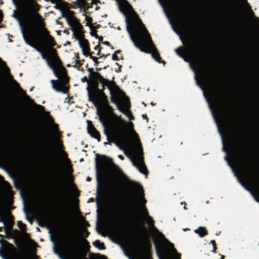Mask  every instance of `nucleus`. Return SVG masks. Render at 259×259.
Wrapping results in <instances>:
<instances>
[{
	"instance_id": "nucleus-1",
	"label": "nucleus",
	"mask_w": 259,
	"mask_h": 259,
	"mask_svg": "<svg viewBox=\"0 0 259 259\" xmlns=\"http://www.w3.org/2000/svg\"><path fill=\"white\" fill-rule=\"evenodd\" d=\"M12 1L16 8L12 17L19 22L25 42L40 53L57 75L55 63L59 62L60 58L53 48L57 44L46 28L42 16L31 4L22 0Z\"/></svg>"
},
{
	"instance_id": "nucleus-2",
	"label": "nucleus",
	"mask_w": 259,
	"mask_h": 259,
	"mask_svg": "<svg viewBox=\"0 0 259 259\" xmlns=\"http://www.w3.org/2000/svg\"><path fill=\"white\" fill-rule=\"evenodd\" d=\"M98 115L104 127V134L109 142L114 143L120 150L124 151L126 155L127 150L130 151L132 155L131 158L134 165L140 172L147 175V168L144 163L141 145L135 149L131 148V133L135 132L133 123L131 121H126L121 115L114 114L115 118L108 127L103 113L98 110Z\"/></svg>"
},
{
	"instance_id": "nucleus-3",
	"label": "nucleus",
	"mask_w": 259,
	"mask_h": 259,
	"mask_svg": "<svg viewBox=\"0 0 259 259\" xmlns=\"http://www.w3.org/2000/svg\"><path fill=\"white\" fill-rule=\"evenodd\" d=\"M87 70L90 72L89 88L87 89L88 95L100 90L101 87L105 89L107 87L110 91L111 101L115 104L117 109L121 112L126 114L130 119H134V117L129 110L130 103L129 100H123L125 96L124 93L116 85L114 81H110L104 78L100 73L94 71L92 68H88Z\"/></svg>"
},
{
	"instance_id": "nucleus-4",
	"label": "nucleus",
	"mask_w": 259,
	"mask_h": 259,
	"mask_svg": "<svg viewBox=\"0 0 259 259\" xmlns=\"http://www.w3.org/2000/svg\"><path fill=\"white\" fill-rule=\"evenodd\" d=\"M126 29L130 38L135 47L141 52L151 53L152 57L158 62L161 63V58L153 44L147 29L137 16L132 22L126 19Z\"/></svg>"
},
{
	"instance_id": "nucleus-5",
	"label": "nucleus",
	"mask_w": 259,
	"mask_h": 259,
	"mask_svg": "<svg viewBox=\"0 0 259 259\" xmlns=\"http://www.w3.org/2000/svg\"><path fill=\"white\" fill-rule=\"evenodd\" d=\"M146 202V200L143 198L142 203L144 212L145 215L147 216L150 224L158 232V236L153 238V243L157 255L160 259H161L162 258H168L172 254H175L177 259H181V254L177 252L174 244L166 239L164 235L161 232H159L154 226V222L152 218L148 215V210L145 205Z\"/></svg>"
},
{
	"instance_id": "nucleus-6",
	"label": "nucleus",
	"mask_w": 259,
	"mask_h": 259,
	"mask_svg": "<svg viewBox=\"0 0 259 259\" xmlns=\"http://www.w3.org/2000/svg\"><path fill=\"white\" fill-rule=\"evenodd\" d=\"M62 16L66 18L67 22L73 32V36L78 40L83 55L88 57L92 52L90 51V43L88 39L83 37L81 33L83 26L79 20L74 16V12L67 10L62 12Z\"/></svg>"
},
{
	"instance_id": "nucleus-7",
	"label": "nucleus",
	"mask_w": 259,
	"mask_h": 259,
	"mask_svg": "<svg viewBox=\"0 0 259 259\" xmlns=\"http://www.w3.org/2000/svg\"><path fill=\"white\" fill-rule=\"evenodd\" d=\"M105 89L99 90L91 94L88 95L89 100L94 103L97 108V111H100L103 113L105 119L106 120V113L113 114L114 109L109 104L108 97L105 94Z\"/></svg>"
},
{
	"instance_id": "nucleus-8",
	"label": "nucleus",
	"mask_w": 259,
	"mask_h": 259,
	"mask_svg": "<svg viewBox=\"0 0 259 259\" xmlns=\"http://www.w3.org/2000/svg\"><path fill=\"white\" fill-rule=\"evenodd\" d=\"M55 67L57 71V75L58 80H51L52 88L57 92L67 94L69 89V77L66 73V69L62 66L61 61L55 63Z\"/></svg>"
},
{
	"instance_id": "nucleus-9",
	"label": "nucleus",
	"mask_w": 259,
	"mask_h": 259,
	"mask_svg": "<svg viewBox=\"0 0 259 259\" xmlns=\"http://www.w3.org/2000/svg\"><path fill=\"white\" fill-rule=\"evenodd\" d=\"M96 175L98 183L97 192L104 193L105 192L106 184L105 180L107 175V168L106 164L107 163H110L114 164L112 160L106 156L103 155L100 159L97 157L96 159Z\"/></svg>"
},
{
	"instance_id": "nucleus-10",
	"label": "nucleus",
	"mask_w": 259,
	"mask_h": 259,
	"mask_svg": "<svg viewBox=\"0 0 259 259\" xmlns=\"http://www.w3.org/2000/svg\"><path fill=\"white\" fill-rule=\"evenodd\" d=\"M182 41L183 44L191 50L197 57L202 58L204 57V51L202 47H194L192 41L191 39H188L186 43H185L183 39H182Z\"/></svg>"
},
{
	"instance_id": "nucleus-11",
	"label": "nucleus",
	"mask_w": 259,
	"mask_h": 259,
	"mask_svg": "<svg viewBox=\"0 0 259 259\" xmlns=\"http://www.w3.org/2000/svg\"><path fill=\"white\" fill-rule=\"evenodd\" d=\"M75 241L72 238H70L68 242V247L72 250L78 259H84L86 257V253L82 250L75 249Z\"/></svg>"
},
{
	"instance_id": "nucleus-12",
	"label": "nucleus",
	"mask_w": 259,
	"mask_h": 259,
	"mask_svg": "<svg viewBox=\"0 0 259 259\" xmlns=\"http://www.w3.org/2000/svg\"><path fill=\"white\" fill-rule=\"evenodd\" d=\"M45 157L49 160H53L55 155V148L52 143H50L44 151Z\"/></svg>"
},
{
	"instance_id": "nucleus-13",
	"label": "nucleus",
	"mask_w": 259,
	"mask_h": 259,
	"mask_svg": "<svg viewBox=\"0 0 259 259\" xmlns=\"http://www.w3.org/2000/svg\"><path fill=\"white\" fill-rule=\"evenodd\" d=\"M67 203L64 193H63L62 197L59 199V212L62 216H64L67 211Z\"/></svg>"
},
{
	"instance_id": "nucleus-14",
	"label": "nucleus",
	"mask_w": 259,
	"mask_h": 259,
	"mask_svg": "<svg viewBox=\"0 0 259 259\" xmlns=\"http://www.w3.org/2000/svg\"><path fill=\"white\" fill-rule=\"evenodd\" d=\"M88 132L91 137L100 141V134L94 127L91 121H88Z\"/></svg>"
},
{
	"instance_id": "nucleus-15",
	"label": "nucleus",
	"mask_w": 259,
	"mask_h": 259,
	"mask_svg": "<svg viewBox=\"0 0 259 259\" xmlns=\"http://www.w3.org/2000/svg\"><path fill=\"white\" fill-rule=\"evenodd\" d=\"M238 180L239 182L241 184V185L247 191H249L252 196L254 197L255 201L259 202V195L256 194L254 191L251 189L248 184L245 182L240 177H238Z\"/></svg>"
},
{
	"instance_id": "nucleus-16",
	"label": "nucleus",
	"mask_w": 259,
	"mask_h": 259,
	"mask_svg": "<svg viewBox=\"0 0 259 259\" xmlns=\"http://www.w3.org/2000/svg\"><path fill=\"white\" fill-rule=\"evenodd\" d=\"M12 82L14 85H15L16 87L18 88V89L24 93V97L26 100H28L29 102H30L31 103H32L35 106H37L41 110H42V111L44 110V109H45L44 107L41 105H37L35 103H34L33 102V100L32 99H30L29 98V97L24 92V91L22 89V88H21L20 87L19 83L17 82V81L16 80L13 79Z\"/></svg>"
},
{
	"instance_id": "nucleus-17",
	"label": "nucleus",
	"mask_w": 259,
	"mask_h": 259,
	"mask_svg": "<svg viewBox=\"0 0 259 259\" xmlns=\"http://www.w3.org/2000/svg\"><path fill=\"white\" fill-rule=\"evenodd\" d=\"M248 167L247 170L249 172V174L251 176L252 178L254 180H258L259 178L258 172L257 170L255 168L254 166L252 164V163L249 162L248 163Z\"/></svg>"
},
{
	"instance_id": "nucleus-18",
	"label": "nucleus",
	"mask_w": 259,
	"mask_h": 259,
	"mask_svg": "<svg viewBox=\"0 0 259 259\" xmlns=\"http://www.w3.org/2000/svg\"><path fill=\"white\" fill-rule=\"evenodd\" d=\"M83 2L82 4L79 3L80 0H76V2L74 4L77 6L78 8L83 9L84 11L85 12L88 11L90 8L92 7V5L91 3H88L86 1V0H82Z\"/></svg>"
},
{
	"instance_id": "nucleus-19",
	"label": "nucleus",
	"mask_w": 259,
	"mask_h": 259,
	"mask_svg": "<svg viewBox=\"0 0 259 259\" xmlns=\"http://www.w3.org/2000/svg\"><path fill=\"white\" fill-rule=\"evenodd\" d=\"M4 188H3V191L2 192V195L3 196H5L6 195H7L11 191V186L9 183V182L7 181H4Z\"/></svg>"
},
{
	"instance_id": "nucleus-20",
	"label": "nucleus",
	"mask_w": 259,
	"mask_h": 259,
	"mask_svg": "<svg viewBox=\"0 0 259 259\" xmlns=\"http://www.w3.org/2000/svg\"><path fill=\"white\" fill-rule=\"evenodd\" d=\"M195 232L198 234L201 237H203L208 234V231L206 228L203 227H199L197 229L195 230Z\"/></svg>"
},
{
	"instance_id": "nucleus-21",
	"label": "nucleus",
	"mask_w": 259,
	"mask_h": 259,
	"mask_svg": "<svg viewBox=\"0 0 259 259\" xmlns=\"http://www.w3.org/2000/svg\"><path fill=\"white\" fill-rule=\"evenodd\" d=\"M119 9L120 11L124 13H125V11H133L132 6L127 2H126L125 5L124 7L120 5Z\"/></svg>"
},
{
	"instance_id": "nucleus-22",
	"label": "nucleus",
	"mask_w": 259,
	"mask_h": 259,
	"mask_svg": "<svg viewBox=\"0 0 259 259\" xmlns=\"http://www.w3.org/2000/svg\"><path fill=\"white\" fill-rule=\"evenodd\" d=\"M93 244L95 247L101 250H104L106 248L104 244L98 240L94 241Z\"/></svg>"
},
{
	"instance_id": "nucleus-23",
	"label": "nucleus",
	"mask_w": 259,
	"mask_h": 259,
	"mask_svg": "<svg viewBox=\"0 0 259 259\" xmlns=\"http://www.w3.org/2000/svg\"><path fill=\"white\" fill-rule=\"evenodd\" d=\"M176 52L178 55L182 58H184V50L183 47H180L176 49Z\"/></svg>"
},
{
	"instance_id": "nucleus-24",
	"label": "nucleus",
	"mask_w": 259,
	"mask_h": 259,
	"mask_svg": "<svg viewBox=\"0 0 259 259\" xmlns=\"http://www.w3.org/2000/svg\"><path fill=\"white\" fill-rule=\"evenodd\" d=\"M152 244L149 240L146 239L144 242V248L146 250H149L151 249Z\"/></svg>"
},
{
	"instance_id": "nucleus-25",
	"label": "nucleus",
	"mask_w": 259,
	"mask_h": 259,
	"mask_svg": "<svg viewBox=\"0 0 259 259\" xmlns=\"http://www.w3.org/2000/svg\"><path fill=\"white\" fill-rule=\"evenodd\" d=\"M215 103H216V110L218 114L220 115L221 117H223V113L222 109L221 108L220 106V104L218 102V101L216 100H215Z\"/></svg>"
},
{
	"instance_id": "nucleus-26",
	"label": "nucleus",
	"mask_w": 259,
	"mask_h": 259,
	"mask_svg": "<svg viewBox=\"0 0 259 259\" xmlns=\"http://www.w3.org/2000/svg\"><path fill=\"white\" fill-rule=\"evenodd\" d=\"M53 130L54 131L55 135L56 136H58L60 135V131L59 130L58 125L54 122L53 124Z\"/></svg>"
},
{
	"instance_id": "nucleus-27",
	"label": "nucleus",
	"mask_w": 259,
	"mask_h": 259,
	"mask_svg": "<svg viewBox=\"0 0 259 259\" xmlns=\"http://www.w3.org/2000/svg\"><path fill=\"white\" fill-rule=\"evenodd\" d=\"M93 52H92L90 55H89V56L91 59H92L94 62H95V65L98 66L100 63L99 61H98V58L93 56L92 55Z\"/></svg>"
},
{
	"instance_id": "nucleus-28",
	"label": "nucleus",
	"mask_w": 259,
	"mask_h": 259,
	"mask_svg": "<svg viewBox=\"0 0 259 259\" xmlns=\"http://www.w3.org/2000/svg\"><path fill=\"white\" fill-rule=\"evenodd\" d=\"M120 50L116 51L112 55V59L113 60L118 61L119 60V57L117 56V54H120Z\"/></svg>"
},
{
	"instance_id": "nucleus-29",
	"label": "nucleus",
	"mask_w": 259,
	"mask_h": 259,
	"mask_svg": "<svg viewBox=\"0 0 259 259\" xmlns=\"http://www.w3.org/2000/svg\"><path fill=\"white\" fill-rule=\"evenodd\" d=\"M76 59L74 61L75 62V66H77L78 67H80L82 65L81 61H84V60H83L82 61L79 60H78L79 57H78V54H76Z\"/></svg>"
},
{
	"instance_id": "nucleus-30",
	"label": "nucleus",
	"mask_w": 259,
	"mask_h": 259,
	"mask_svg": "<svg viewBox=\"0 0 259 259\" xmlns=\"http://www.w3.org/2000/svg\"><path fill=\"white\" fill-rule=\"evenodd\" d=\"M118 215H117V218H118V221H121V219L123 218V215H122V213H121V207H118Z\"/></svg>"
},
{
	"instance_id": "nucleus-31",
	"label": "nucleus",
	"mask_w": 259,
	"mask_h": 259,
	"mask_svg": "<svg viewBox=\"0 0 259 259\" xmlns=\"http://www.w3.org/2000/svg\"><path fill=\"white\" fill-rule=\"evenodd\" d=\"M56 145L61 149L63 148L62 141L60 139H56Z\"/></svg>"
},
{
	"instance_id": "nucleus-32",
	"label": "nucleus",
	"mask_w": 259,
	"mask_h": 259,
	"mask_svg": "<svg viewBox=\"0 0 259 259\" xmlns=\"http://www.w3.org/2000/svg\"><path fill=\"white\" fill-rule=\"evenodd\" d=\"M210 243L213 246V250H212V252L215 253H216V250L217 249L216 242L214 240H212L210 241Z\"/></svg>"
},
{
	"instance_id": "nucleus-33",
	"label": "nucleus",
	"mask_w": 259,
	"mask_h": 259,
	"mask_svg": "<svg viewBox=\"0 0 259 259\" xmlns=\"http://www.w3.org/2000/svg\"><path fill=\"white\" fill-rule=\"evenodd\" d=\"M243 1L246 5L247 7H248V9L249 10L250 14L251 15L254 16V13L253 11L251 10V7L250 6L249 4L248 3L247 0H243Z\"/></svg>"
},
{
	"instance_id": "nucleus-34",
	"label": "nucleus",
	"mask_w": 259,
	"mask_h": 259,
	"mask_svg": "<svg viewBox=\"0 0 259 259\" xmlns=\"http://www.w3.org/2000/svg\"><path fill=\"white\" fill-rule=\"evenodd\" d=\"M17 225H18V227L20 229H23L24 228H25L26 227V225L23 224L22 222L21 221H18V223H17Z\"/></svg>"
},
{
	"instance_id": "nucleus-35",
	"label": "nucleus",
	"mask_w": 259,
	"mask_h": 259,
	"mask_svg": "<svg viewBox=\"0 0 259 259\" xmlns=\"http://www.w3.org/2000/svg\"><path fill=\"white\" fill-rule=\"evenodd\" d=\"M91 34L92 36H95L96 38L99 37V35H98L97 31L96 30H92Z\"/></svg>"
},
{
	"instance_id": "nucleus-36",
	"label": "nucleus",
	"mask_w": 259,
	"mask_h": 259,
	"mask_svg": "<svg viewBox=\"0 0 259 259\" xmlns=\"http://www.w3.org/2000/svg\"><path fill=\"white\" fill-rule=\"evenodd\" d=\"M81 81L83 82H87L88 83V87L87 89L89 88V82L90 81V79H88L87 76H84L81 78Z\"/></svg>"
},
{
	"instance_id": "nucleus-37",
	"label": "nucleus",
	"mask_w": 259,
	"mask_h": 259,
	"mask_svg": "<svg viewBox=\"0 0 259 259\" xmlns=\"http://www.w3.org/2000/svg\"><path fill=\"white\" fill-rule=\"evenodd\" d=\"M0 222H3L4 224V226H6V221L5 220V219L1 214H0Z\"/></svg>"
},
{
	"instance_id": "nucleus-38",
	"label": "nucleus",
	"mask_w": 259,
	"mask_h": 259,
	"mask_svg": "<svg viewBox=\"0 0 259 259\" xmlns=\"http://www.w3.org/2000/svg\"><path fill=\"white\" fill-rule=\"evenodd\" d=\"M133 184L135 185H137L138 186L137 189H138L139 190H142V191H143V187L140 184H138L136 182H133Z\"/></svg>"
},
{
	"instance_id": "nucleus-39",
	"label": "nucleus",
	"mask_w": 259,
	"mask_h": 259,
	"mask_svg": "<svg viewBox=\"0 0 259 259\" xmlns=\"http://www.w3.org/2000/svg\"><path fill=\"white\" fill-rule=\"evenodd\" d=\"M102 44H104V45H106L107 46L111 47L112 49H114V48L112 46H111L110 43L109 41H105L102 42Z\"/></svg>"
},
{
	"instance_id": "nucleus-40",
	"label": "nucleus",
	"mask_w": 259,
	"mask_h": 259,
	"mask_svg": "<svg viewBox=\"0 0 259 259\" xmlns=\"http://www.w3.org/2000/svg\"><path fill=\"white\" fill-rule=\"evenodd\" d=\"M101 2L100 0H92V2L91 3V5L95 4L97 5L98 3H100Z\"/></svg>"
},
{
	"instance_id": "nucleus-41",
	"label": "nucleus",
	"mask_w": 259,
	"mask_h": 259,
	"mask_svg": "<svg viewBox=\"0 0 259 259\" xmlns=\"http://www.w3.org/2000/svg\"><path fill=\"white\" fill-rule=\"evenodd\" d=\"M102 48L101 47L100 45H98L97 46H96L95 48H94V49L95 50H101Z\"/></svg>"
},
{
	"instance_id": "nucleus-42",
	"label": "nucleus",
	"mask_w": 259,
	"mask_h": 259,
	"mask_svg": "<svg viewBox=\"0 0 259 259\" xmlns=\"http://www.w3.org/2000/svg\"><path fill=\"white\" fill-rule=\"evenodd\" d=\"M142 117L143 119H146L147 121L148 120V118L146 114H143Z\"/></svg>"
},
{
	"instance_id": "nucleus-43",
	"label": "nucleus",
	"mask_w": 259,
	"mask_h": 259,
	"mask_svg": "<svg viewBox=\"0 0 259 259\" xmlns=\"http://www.w3.org/2000/svg\"><path fill=\"white\" fill-rule=\"evenodd\" d=\"M90 235V232L88 231V230L87 229L85 230V236L86 237H88L89 236V235Z\"/></svg>"
},
{
	"instance_id": "nucleus-44",
	"label": "nucleus",
	"mask_w": 259,
	"mask_h": 259,
	"mask_svg": "<svg viewBox=\"0 0 259 259\" xmlns=\"http://www.w3.org/2000/svg\"><path fill=\"white\" fill-rule=\"evenodd\" d=\"M98 39H99V40L100 42H103V37L102 36H99V37L97 38Z\"/></svg>"
},
{
	"instance_id": "nucleus-45",
	"label": "nucleus",
	"mask_w": 259,
	"mask_h": 259,
	"mask_svg": "<svg viewBox=\"0 0 259 259\" xmlns=\"http://www.w3.org/2000/svg\"><path fill=\"white\" fill-rule=\"evenodd\" d=\"M118 157L121 160H123L124 158L123 156H122V155H119Z\"/></svg>"
},
{
	"instance_id": "nucleus-46",
	"label": "nucleus",
	"mask_w": 259,
	"mask_h": 259,
	"mask_svg": "<svg viewBox=\"0 0 259 259\" xmlns=\"http://www.w3.org/2000/svg\"><path fill=\"white\" fill-rule=\"evenodd\" d=\"M109 54H107V55H105V54H102V55H101V56L100 57V58H101V57H106L107 56H108Z\"/></svg>"
},
{
	"instance_id": "nucleus-47",
	"label": "nucleus",
	"mask_w": 259,
	"mask_h": 259,
	"mask_svg": "<svg viewBox=\"0 0 259 259\" xmlns=\"http://www.w3.org/2000/svg\"><path fill=\"white\" fill-rule=\"evenodd\" d=\"M101 27V25L100 24H98L96 27L95 29H98Z\"/></svg>"
},
{
	"instance_id": "nucleus-48",
	"label": "nucleus",
	"mask_w": 259,
	"mask_h": 259,
	"mask_svg": "<svg viewBox=\"0 0 259 259\" xmlns=\"http://www.w3.org/2000/svg\"><path fill=\"white\" fill-rule=\"evenodd\" d=\"M87 181H90L91 180V178L90 177H88L87 178Z\"/></svg>"
},
{
	"instance_id": "nucleus-49",
	"label": "nucleus",
	"mask_w": 259,
	"mask_h": 259,
	"mask_svg": "<svg viewBox=\"0 0 259 259\" xmlns=\"http://www.w3.org/2000/svg\"><path fill=\"white\" fill-rule=\"evenodd\" d=\"M100 53H101V50L99 49V50H98V52L97 53V55H100Z\"/></svg>"
},
{
	"instance_id": "nucleus-50",
	"label": "nucleus",
	"mask_w": 259,
	"mask_h": 259,
	"mask_svg": "<svg viewBox=\"0 0 259 259\" xmlns=\"http://www.w3.org/2000/svg\"><path fill=\"white\" fill-rule=\"evenodd\" d=\"M52 3H55L56 0H50Z\"/></svg>"
},
{
	"instance_id": "nucleus-51",
	"label": "nucleus",
	"mask_w": 259,
	"mask_h": 259,
	"mask_svg": "<svg viewBox=\"0 0 259 259\" xmlns=\"http://www.w3.org/2000/svg\"><path fill=\"white\" fill-rule=\"evenodd\" d=\"M3 229H4V227H0V232L3 231Z\"/></svg>"
},
{
	"instance_id": "nucleus-52",
	"label": "nucleus",
	"mask_w": 259,
	"mask_h": 259,
	"mask_svg": "<svg viewBox=\"0 0 259 259\" xmlns=\"http://www.w3.org/2000/svg\"><path fill=\"white\" fill-rule=\"evenodd\" d=\"M39 43H40V45L42 46V45H41V42H45V41H41V40H40V39H39Z\"/></svg>"
},
{
	"instance_id": "nucleus-53",
	"label": "nucleus",
	"mask_w": 259,
	"mask_h": 259,
	"mask_svg": "<svg viewBox=\"0 0 259 259\" xmlns=\"http://www.w3.org/2000/svg\"><path fill=\"white\" fill-rule=\"evenodd\" d=\"M82 2H83L82 0H80V1L79 2V3H80V4H82Z\"/></svg>"
},
{
	"instance_id": "nucleus-54",
	"label": "nucleus",
	"mask_w": 259,
	"mask_h": 259,
	"mask_svg": "<svg viewBox=\"0 0 259 259\" xmlns=\"http://www.w3.org/2000/svg\"><path fill=\"white\" fill-rule=\"evenodd\" d=\"M101 69V68H96V70H98V71H99Z\"/></svg>"
},
{
	"instance_id": "nucleus-55",
	"label": "nucleus",
	"mask_w": 259,
	"mask_h": 259,
	"mask_svg": "<svg viewBox=\"0 0 259 259\" xmlns=\"http://www.w3.org/2000/svg\"><path fill=\"white\" fill-rule=\"evenodd\" d=\"M28 221H29L31 223H32V222H31V221L30 219H29V218H28Z\"/></svg>"
},
{
	"instance_id": "nucleus-56",
	"label": "nucleus",
	"mask_w": 259,
	"mask_h": 259,
	"mask_svg": "<svg viewBox=\"0 0 259 259\" xmlns=\"http://www.w3.org/2000/svg\"><path fill=\"white\" fill-rule=\"evenodd\" d=\"M120 57H121V59H123V56L121 54H120Z\"/></svg>"
},
{
	"instance_id": "nucleus-57",
	"label": "nucleus",
	"mask_w": 259,
	"mask_h": 259,
	"mask_svg": "<svg viewBox=\"0 0 259 259\" xmlns=\"http://www.w3.org/2000/svg\"><path fill=\"white\" fill-rule=\"evenodd\" d=\"M142 104L145 106H146V104L144 102H142Z\"/></svg>"
},
{
	"instance_id": "nucleus-58",
	"label": "nucleus",
	"mask_w": 259,
	"mask_h": 259,
	"mask_svg": "<svg viewBox=\"0 0 259 259\" xmlns=\"http://www.w3.org/2000/svg\"><path fill=\"white\" fill-rule=\"evenodd\" d=\"M84 241H85V242H87V243H89V242H88V240H87V239H84Z\"/></svg>"
},
{
	"instance_id": "nucleus-59",
	"label": "nucleus",
	"mask_w": 259,
	"mask_h": 259,
	"mask_svg": "<svg viewBox=\"0 0 259 259\" xmlns=\"http://www.w3.org/2000/svg\"><path fill=\"white\" fill-rule=\"evenodd\" d=\"M256 18V19L257 20L258 23V24H259V20H258V18Z\"/></svg>"
},
{
	"instance_id": "nucleus-60",
	"label": "nucleus",
	"mask_w": 259,
	"mask_h": 259,
	"mask_svg": "<svg viewBox=\"0 0 259 259\" xmlns=\"http://www.w3.org/2000/svg\"><path fill=\"white\" fill-rule=\"evenodd\" d=\"M197 82L198 85H200V83H199L198 81L197 80Z\"/></svg>"
},
{
	"instance_id": "nucleus-61",
	"label": "nucleus",
	"mask_w": 259,
	"mask_h": 259,
	"mask_svg": "<svg viewBox=\"0 0 259 259\" xmlns=\"http://www.w3.org/2000/svg\"><path fill=\"white\" fill-rule=\"evenodd\" d=\"M66 66H67V67H70V64H67V65H66Z\"/></svg>"
},
{
	"instance_id": "nucleus-62",
	"label": "nucleus",
	"mask_w": 259,
	"mask_h": 259,
	"mask_svg": "<svg viewBox=\"0 0 259 259\" xmlns=\"http://www.w3.org/2000/svg\"><path fill=\"white\" fill-rule=\"evenodd\" d=\"M210 108L212 110V107L211 106V105H210Z\"/></svg>"
},
{
	"instance_id": "nucleus-63",
	"label": "nucleus",
	"mask_w": 259,
	"mask_h": 259,
	"mask_svg": "<svg viewBox=\"0 0 259 259\" xmlns=\"http://www.w3.org/2000/svg\"><path fill=\"white\" fill-rule=\"evenodd\" d=\"M151 104L152 105H155V104L153 103V102H151Z\"/></svg>"
},
{
	"instance_id": "nucleus-64",
	"label": "nucleus",
	"mask_w": 259,
	"mask_h": 259,
	"mask_svg": "<svg viewBox=\"0 0 259 259\" xmlns=\"http://www.w3.org/2000/svg\"><path fill=\"white\" fill-rule=\"evenodd\" d=\"M2 248H3V245H2L1 246L0 250H1Z\"/></svg>"
}]
</instances>
